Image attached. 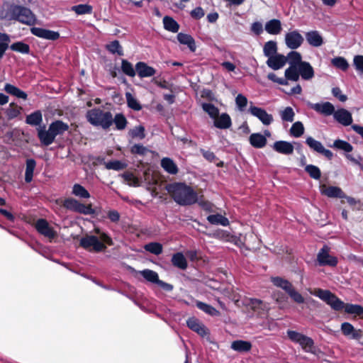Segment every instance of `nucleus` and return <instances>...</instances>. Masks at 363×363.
Listing matches in <instances>:
<instances>
[{
	"instance_id": "nucleus-1",
	"label": "nucleus",
	"mask_w": 363,
	"mask_h": 363,
	"mask_svg": "<svg viewBox=\"0 0 363 363\" xmlns=\"http://www.w3.org/2000/svg\"><path fill=\"white\" fill-rule=\"evenodd\" d=\"M310 293L322 301H325L335 311L345 310L348 314L361 315L363 314V307L357 304L345 303L334 294L329 290H323L321 289H315L313 291H309Z\"/></svg>"
},
{
	"instance_id": "nucleus-2",
	"label": "nucleus",
	"mask_w": 363,
	"mask_h": 363,
	"mask_svg": "<svg viewBox=\"0 0 363 363\" xmlns=\"http://www.w3.org/2000/svg\"><path fill=\"white\" fill-rule=\"evenodd\" d=\"M166 190L173 200L181 206H189L198 201L196 192L184 183H172L166 186Z\"/></svg>"
},
{
	"instance_id": "nucleus-3",
	"label": "nucleus",
	"mask_w": 363,
	"mask_h": 363,
	"mask_svg": "<svg viewBox=\"0 0 363 363\" xmlns=\"http://www.w3.org/2000/svg\"><path fill=\"white\" fill-rule=\"evenodd\" d=\"M94 232L99 237L86 235L80 239L79 245L82 247L91 252H100L106 249V245H113L112 239L106 233L99 228H95Z\"/></svg>"
},
{
	"instance_id": "nucleus-4",
	"label": "nucleus",
	"mask_w": 363,
	"mask_h": 363,
	"mask_svg": "<svg viewBox=\"0 0 363 363\" xmlns=\"http://www.w3.org/2000/svg\"><path fill=\"white\" fill-rule=\"evenodd\" d=\"M86 118L91 125L108 130L111 126L112 113L100 108H94L87 111Z\"/></svg>"
},
{
	"instance_id": "nucleus-5",
	"label": "nucleus",
	"mask_w": 363,
	"mask_h": 363,
	"mask_svg": "<svg viewBox=\"0 0 363 363\" xmlns=\"http://www.w3.org/2000/svg\"><path fill=\"white\" fill-rule=\"evenodd\" d=\"M10 19L17 21L27 26L36 23L37 18L33 11L25 6L11 5L9 9Z\"/></svg>"
},
{
	"instance_id": "nucleus-6",
	"label": "nucleus",
	"mask_w": 363,
	"mask_h": 363,
	"mask_svg": "<svg viewBox=\"0 0 363 363\" xmlns=\"http://www.w3.org/2000/svg\"><path fill=\"white\" fill-rule=\"evenodd\" d=\"M62 205L65 208L78 213L84 215H92L95 213V211L92 208L91 204L85 205L72 198L66 199L63 201Z\"/></svg>"
},
{
	"instance_id": "nucleus-7",
	"label": "nucleus",
	"mask_w": 363,
	"mask_h": 363,
	"mask_svg": "<svg viewBox=\"0 0 363 363\" xmlns=\"http://www.w3.org/2000/svg\"><path fill=\"white\" fill-rule=\"evenodd\" d=\"M330 248L324 245L317 255V260L320 266L335 267L337 264V259L330 255Z\"/></svg>"
},
{
	"instance_id": "nucleus-8",
	"label": "nucleus",
	"mask_w": 363,
	"mask_h": 363,
	"mask_svg": "<svg viewBox=\"0 0 363 363\" xmlns=\"http://www.w3.org/2000/svg\"><path fill=\"white\" fill-rule=\"evenodd\" d=\"M285 44L291 50H296L301 46L304 38L298 30L289 31L285 35Z\"/></svg>"
},
{
	"instance_id": "nucleus-9",
	"label": "nucleus",
	"mask_w": 363,
	"mask_h": 363,
	"mask_svg": "<svg viewBox=\"0 0 363 363\" xmlns=\"http://www.w3.org/2000/svg\"><path fill=\"white\" fill-rule=\"evenodd\" d=\"M306 143L312 150L318 153L322 154L328 160L332 159L333 156V152L330 150L325 149L320 142L315 140L311 136H308L306 138Z\"/></svg>"
},
{
	"instance_id": "nucleus-10",
	"label": "nucleus",
	"mask_w": 363,
	"mask_h": 363,
	"mask_svg": "<svg viewBox=\"0 0 363 363\" xmlns=\"http://www.w3.org/2000/svg\"><path fill=\"white\" fill-rule=\"evenodd\" d=\"M35 227L39 233L49 239H53L57 235V233L50 226L45 219H38L35 223Z\"/></svg>"
},
{
	"instance_id": "nucleus-11",
	"label": "nucleus",
	"mask_w": 363,
	"mask_h": 363,
	"mask_svg": "<svg viewBox=\"0 0 363 363\" xmlns=\"http://www.w3.org/2000/svg\"><path fill=\"white\" fill-rule=\"evenodd\" d=\"M38 137L42 145L45 146H48L51 145L55 139V136L54 135L52 131L50 130V128L48 127V129L46 130L45 125L39 126L37 128Z\"/></svg>"
},
{
	"instance_id": "nucleus-12",
	"label": "nucleus",
	"mask_w": 363,
	"mask_h": 363,
	"mask_svg": "<svg viewBox=\"0 0 363 363\" xmlns=\"http://www.w3.org/2000/svg\"><path fill=\"white\" fill-rule=\"evenodd\" d=\"M30 32L33 35L45 40H56L60 38L58 32L38 27L31 28Z\"/></svg>"
},
{
	"instance_id": "nucleus-13",
	"label": "nucleus",
	"mask_w": 363,
	"mask_h": 363,
	"mask_svg": "<svg viewBox=\"0 0 363 363\" xmlns=\"http://www.w3.org/2000/svg\"><path fill=\"white\" fill-rule=\"evenodd\" d=\"M249 112L257 117L264 125H268L273 121V117L269 114L264 109L257 106H250Z\"/></svg>"
},
{
	"instance_id": "nucleus-14",
	"label": "nucleus",
	"mask_w": 363,
	"mask_h": 363,
	"mask_svg": "<svg viewBox=\"0 0 363 363\" xmlns=\"http://www.w3.org/2000/svg\"><path fill=\"white\" fill-rule=\"evenodd\" d=\"M334 119L342 125L347 126L352 123V116L351 113L345 108H339L334 110L333 113Z\"/></svg>"
},
{
	"instance_id": "nucleus-15",
	"label": "nucleus",
	"mask_w": 363,
	"mask_h": 363,
	"mask_svg": "<svg viewBox=\"0 0 363 363\" xmlns=\"http://www.w3.org/2000/svg\"><path fill=\"white\" fill-rule=\"evenodd\" d=\"M308 106L315 111L327 116L333 115L335 110L334 106L328 101L316 104L308 102Z\"/></svg>"
},
{
	"instance_id": "nucleus-16",
	"label": "nucleus",
	"mask_w": 363,
	"mask_h": 363,
	"mask_svg": "<svg viewBox=\"0 0 363 363\" xmlns=\"http://www.w3.org/2000/svg\"><path fill=\"white\" fill-rule=\"evenodd\" d=\"M320 193L330 198H345V193L340 187L337 186H327L323 184L320 186Z\"/></svg>"
},
{
	"instance_id": "nucleus-17",
	"label": "nucleus",
	"mask_w": 363,
	"mask_h": 363,
	"mask_svg": "<svg viewBox=\"0 0 363 363\" xmlns=\"http://www.w3.org/2000/svg\"><path fill=\"white\" fill-rule=\"evenodd\" d=\"M266 63L271 69L277 70L282 68L286 65V57L281 54H276L269 57Z\"/></svg>"
},
{
	"instance_id": "nucleus-18",
	"label": "nucleus",
	"mask_w": 363,
	"mask_h": 363,
	"mask_svg": "<svg viewBox=\"0 0 363 363\" xmlns=\"http://www.w3.org/2000/svg\"><path fill=\"white\" fill-rule=\"evenodd\" d=\"M272 148L278 153L289 155L294 152L293 145L287 141L279 140L274 143Z\"/></svg>"
},
{
	"instance_id": "nucleus-19",
	"label": "nucleus",
	"mask_w": 363,
	"mask_h": 363,
	"mask_svg": "<svg viewBox=\"0 0 363 363\" xmlns=\"http://www.w3.org/2000/svg\"><path fill=\"white\" fill-rule=\"evenodd\" d=\"M135 70L140 78L150 77L156 74V70L145 62H139L135 65Z\"/></svg>"
},
{
	"instance_id": "nucleus-20",
	"label": "nucleus",
	"mask_w": 363,
	"mask_h": 363,
	"mask_svg": "<svg viewBox=\"0 0 363 363\" xmlns=\"http://www.w3.org/2000/svg\"><path fill=\"white\" fill-rule=\"evenodd\" d=\"M264 30L270 35H279L282 30L281 22L279 19L273 18L266 22Z\"/></svg>"
},
{
	"instance_id": "nucleus-21",
	"label": "nucleus",
	"mask_w": 363,
	"mask_h": 363,
	"mask_svg": "<svg viewBox=\"0 0 363 363\" xmlns=\"http://www.w3.org/2000/svg\"><path fill=\"white\" fill-rule=\"evenodd\" d=\"M299 77L304 80H310L314 76V70L312 66L308 62H303L298 67Z\"/></svg>"
},
{
	"instance_id": "nucleus-22",
	"label": "nucleus",
	"mask_w": 363,
	"mask_h": 363,
	"mask_svg": "<svg viewBox=\"0 0 363 363\" xmlns=\"http://www.w3.org/2000/svg\"><path fill=\"white\" fill-rule=\"evenodd\" d=\"M186 324L191 330L197 333L201 336H205L208 333L204 325L201 323L199 320L195 318H189L186 321Z\"/></svg>"
},
{
	"instance_id": "nucleus-23",
	"label": "nucleus",
	"mask_w": 363,
	"mask_h": 363,
	"mask_svg": "<svg viewBox=\"0 0 363 363\" xmlns=\"http://www.w3.org/2000/svg\"><path fill=\"white\" fill-rule=\"evenodd\" d=\"M306 39L308 43L313 47H320L323 44V37L317 30L307 32L306 33Z\"/></svg>"
},
{
	"instance_id": "nucleus-24",
	"label": "nucleus",
	"mask_w": 363,
	"mask_h": 363,
	"mask_svg": "<svg viewBox=\"0 0 363 363\" xmlns=\"http://www.w3.org/2000/svg\"><path fill=\"white\" fill-rule=\"evenodd\" d=\"M213 119L214 125L220 129L229 128L232 125L230 116L225 113H222L220 116H218L216 118Z\"/></svg>"
},
{
	"instance_id": "nucleus-25",
	"label": "nucleus",
	"mask_w": 363,
	"mask_h": 363,
	"mask_svg": "<svg viewBox=\"0 0 363 363\" xmlns=\"http://www.w3.org/2000/svg\"><path fill=\"white\" fill-rule=\"evenodd\" d=\"M250 145L255 148H263L267 145V138L261 133H252L249 138Z\"/></svg>"
},
{
	"instance_id": "nucleus-26",
	"label": "nucleus",
	"mask_w": 363,
	"mask_h": 363,
	"mask_svg": "<svg viewBox=\"0 0 363 363\" xmlns=\"http://www.w3.org/2000/svg\"><path fill=\"white\" fill-rule=\"evenodd\" d=\"M49 127L50 128V130L52 131L54 135L56 137L59 135H62L65 132L68 130L69 125L67 123H64L60 120H57L52 122Z\"/></svg>"
},
{
	"instance_id": "nucleus-27",
	"label": "nucleus",
	"mask_w": 363,
	"mask_h": 363,
	"mask_svg": "<svg viewBox=\"0 0 363 363\" xmlns=\"http://www.w3.org/2000/svg\"><path fill=\"white\" fill-rule=\"evenodd\" d=\"M171 261L174 267L180 269L184 270L187 268L188 264L186 259L182 252H177L174 254L172 257Z\"/></svg>"
},
{
	"instance_id": "nucleus-28",
	"label": "nucleus",
	"mask_w": 363,
	"mask_h": 363,
	"mask_svg": "<svg viewBox=\"0 0 363 363\" xmlns=\"http://www.w3.org/2000/svg\"><path fill=\"white\" fill-rule=\"evenodd\" d=\"M4 91L14 96L18 99H22L24 100L27 99V94L18 89V87L15 86L14 85H12L11 84H6L4 86Z\"/></svg>"
},
{
	"instance_id": "nucleus-29",
	"label": "nucleus",
	"mask_w": 363,
	"mask_h": 363,
	"mask_svg": "<svg viewBox=\"0 0 363 363\" xmlns=\"http://www.w3.org/2000/svg\"><path fill=\"white\" fill-rule=\"evenodd\" d=\"M161 167L170 174H176L178 172V167L177 164L169 157H164L162 159Z\"/></svg>"
},
{
	"instance_id": "nucleus-30",
	"label": "nucleus",
	"mask_w": 363,
	"mask_h": 363,
	"mask_svg": "<svg viewBox=\"0 0 363 363\" xmlns=\"http://www.w3.org/2000/svg\"><path fill=\"white\" fill-rule=\"evenodd\" d=\"M252 348L250 342L245 340H235L231 343V349L239 352H249Z\"/></svg>"
},
{
	"instance_id": "nucleus-31",
	"label": "nucleus",
	"mask_w": 363,
	"mask_h": 363,
	"mask_svg": "<svg viewBox=\"0 0 363 363\" xmlns=\"http://www.w3.org/2000/svg\"><path fill=\"white\" fill-rule=\"evenodd\" d=\"M177 40L181 44L186 45L191 52L196 50L194 39L190 35L179 33L177 35Z\"/></svg>"
},
{
	"instance_id": "nucleus-32",
	"label": "nucleus",
	"mask_w": 363,
	"mask_h": 363,
	"mask_svg": "<svg viewBox=\"0 0 363 363\" xmlns=\"http://www.w3.org/2000/svg\"><path fill=\"white\" fill-rule=\"evenodd\" d=\"M42 121L43 115L41 111L39 110L28 115L26 118V123L33 126L40 125Z\"/></svg>"
},
{
	"instance_id": "nucleus-33",
	"label": "nucleus",
	"mask_w": 363,
	"mask_h": 363,
	"mask_svg": "<svg viewBox=\"0 0 363 363\" xmlns=\"http://www.w3.org/2000/svg\"><path fill=\"white\" fill-rule=\"evenodd\" d=\"M207 220L212 225H220L223 226H228L230 223L226 217L219 213L209 215L207 217Z\"/></svg>"
},
{
	"instance_id": "nucleus-34",
	"label": "nucleus",
	"mask_w": 363,
	"mask_h": 363,
	"mask_svg": "<svg viewBox=\"0 0 363 363\" xmlns=\"http://www.w3.org/2000/svg\"><path fill=\"white\" fill-rule=\"evenodd\" d=\"M114 123L116 128L118 130H124L128 124V121L122 113H117L114 118L112 116L111 125Z\"/></svg>"
},
{
	"instance_id": "nucleus-35",
	"label": "nucleus",
	"mask_w": 363,
	"mask_h": 363,
	"mask_svg": "<svg viewBox=\"0 0 363 363\" xmlns=\"http://www.w3.org/2000/svg\"><path fill=\"white\" fill-rule=\"evenodd\" d=\"M286 57V62H289V66L298 67L303 62L301 60V54L294 50L291 51Z\"/></svg>"
},
{
	"instance_id": "nucleus-36",
	"label": "nucleus",
	"mask_w": 363,
	"mask_h": 363,
	"mask_svg": "<svg viewBox=\"0 0 363 363\" xmlns=\"http://www.w3.org/2000/svg\"><path fill=\"white\" fill-rule=\"evenodd\" d=\"M263 52L264 56L268 58L277 54V44L275 41L269 40L265 43L263 47Z\"/></svg>"
},
{
	"instance_id": "nucleus-37",
	"label": "nucleus",
	"mask_w": 363,
	"mask_h": 363,
	"mask_svg": "<svg viewBox=\"0 0 363 363\" xmlns=\"http://www.w3.org/2000/svg\"><path fill=\"white\" fill-rule=\"evenodd\" d=\"M36 165V162L33 159L26 160V168L25 172V181L29 183L33 179V172Z\"/></svg>"
},
{
	"instance_id": "nucleus-38",
	"label": "nucleus",
	"mask_w": 363,
	"mask_h": 363,
	"mask_svg": "<svg viewBox=\"0 0 363 363\" xmlns=\"http://www.w3.org/2000/svg\"><path fill=\"white\" fill-rule=\"evenodd\" d=\"M272 283L278 287L284 289L286 293H288L294 286L291 282H289L286 279H284L281 277H273L272 279Z\"/></svg>"
},
{
	"instance_id": "nucleus-39",
	"label": "nucleus",
	"mask_w": 363,
	"mask_h": 363,
	"mask_svg": "<svg viewBox=\"0 0 363 363\" xmlns=\"http://www.w3.org/2000/svg\"><path fill=\"white\" fill-rule=\"evenodd\" d=\"M164 28L172 33H177L179 30V25L172 17L164 16L163 18Z\"/></svg>"
},
{
	"instance_id": "nucleus-40",
	"label": "nucleus",
	"mask_w": 363,
	"mask_h": 363,
	"mask_svg": "<svg viewBox=\"0 0 363 363\" xmlns=\"http://www.w3.org/2000/svg\"><path fill=\"white\" fill-rule=\"evenodd\" d=\"M72 194L75 196L82 199H89L90 197L89 191L79 184H74Z\"/></svg>"
},
{
	"instance_id": "nucleus-41",
	"label": "nucleus",
	"mask_w": 363,
	"mask_h": 363,
	"mask_svg": "<svg viewBox=\"0 0 363 363\" xmlns=\"http://www.w3.org/2000/svg\"><path fill=\"white\" fill-rule=\"evenodd\" d=\"M107 50L111 54H117L119 56L123 55V50L118 40L111 41L106 45Z\"/></svg>"
},
{
	"instance_id": "nucleus-42",
	"label": "nucleus",
	"mask_w": 363,
	"mask_h": 363,
	"mask_svg": "<svg viewBox=\"0 0 363 363\" xmlns=\"http://www.w3.org/2000/svg\"><path fill=\"white\" fill-rule=\"evenodd\" d=\"M209 237L215 238L223 241H233L235 239L232 238V235L227 231L223 230H217L212 233L208 234Z\"/></svg>"
},
{
	"instance_id": "nucleus-43",
	"label": "nucleus",
	"mask_w": 363,
	"mask_h": 363,
	"mask_svg": "<svg viewBox=\"0 0 363 363\" xmlns=\"http://www.w3.org/2000/svg\"><path fill=\"white\" fill-rule=\"evenodd\" d=\"M145 128L143 125L135 126V128L130 129L128 135L131 138H138L143 140L145 138Z\"/></svg>"
},
{
	"instance_id": "nucleus-44",
	"label": "nucleus",
	"mask_w": 363,
	"mask_h": 363,
	"mask_svg": "<svg viewBox=\"0 0 363 363\" xmlns=\"http://www.w3.org/2000/svg\"><path fill=\"white\" fill-rule=\"evenodd\" d=\"M196 306L200 310L203 311V312H205L207 314H209L211 315H218L220 314V313L218 310H216L215 308H213V306H211L208 304H206L205 303H203V302L199 301H196Z\"/></svg>"
},
{
	"instance_id": "nucleus-45",
	"label": "nucleus",
	"mask_w": 363,
	"mask_h": 363,
	"mask_svg": "<svg viewBox=\"0 0 363 363\" xmlns=\"http://www.w3.org/2000/svg\"><path fill=\"white\" fill-rule=\"evenodd\" d=\"M22 108L14 103L9 104L6 113L9 119H13L20 115Z\"/></svg>"
},
{
	"instance_id": "nucleus-46",
	"label": "nucleus",
	"mask_w": 363,
	"mask_h": 363,
	"mask_svg": "<svg viewBox=\"0 0 363 363\" xmlns=\"http://www.w3.org/2000/svg\"><path fill=\"white\" fill-rule=\"evenodd\" d=\"M304 126L301 121L295 122L290 128V134L295 137L299 138L304 133Z\"/></svg>"
},
{
	"instance_id": "nucleus-47",
	"label": "nucleus",
	"mask_w": 363,
	"mask_h": 363,
	"mask_svg": "<svg viewBox=\"0 0 363 363\" xmlns=\"http://www.w3.org/2000/svg\"><path fill=\"white\" fill-rule=\"evenodd\" d=\"M285 77L289 80L297 82L300 77L298 67L289 66L285 70Z\"/></svg>"
},
{
	"instance_id": "nucleus-48",
	"label": "nucleus",
	"mask_w": 363,
	"mask_h": 363,
	"mask_svg": "<svg viewBox=\"0 0 363 363\" xmlns=\"http://www.w3.org/2000/svg\"><path fill=\"white\" fill-rule=\"evenodd\" d=\"M140 274L147 281L157 284L159 280L158 274L150 269H144L140 272Z\"/></svg>"
},
{
	"instance_id": "nucleus-49",
	"label": "nucleus",
	"mask_w": 363,
	"mask_h": 363,
	"mask_svg": "<svg viewBox=\"0 0 363 363\" xmlns=\"http://www.w3.org/2000/svg\"><path fill=\"white\" fill-rule=\"evenodd\" d=\"M281 118L283 121L293 122L295 116V113L293 108L290 106L286 107L284 110L279 112Z\"/></svg>"
},
{
	"instance_id": "nucleus-50",
	"label": "nucleus",
	"mask_w": 363,
	"mask_h": 363,
	"mask_svg": "<svg viewBox=\"0 0 363 363\" xmlns=\"http://www.w3.org/2000/svg\"><path fill=\"white\" fill-rule=\"evenodd\" d=\"M144 249L155 255H159L162 252V245L159 242H150L144 246Z\"/></svg>"
},
{
	"instance_id": "nucleus-51",
	"label": "nucleus",
	"mask_w": 363,
	"mask_h": 363,
	"mask_svg": "<svg viewBox=\"0 0 363 363\" xmlns=\"http://www.w3.org/2000/svg\"><path fill=\"white\" fill-rule=\"evenodd\" d=\"M121 70L122 72L129 77H135L136 70L134 69L133 65L126 60L123 59L121 61Z\"/></svg>"
},
{
	"instance_id": "nucleus-52",
	"label": "nucleus",
	"mask_w": 363,
	"mask_h": 363,
	"mask_svg": "<svg viewBox=\"0 0 363 363\" xmlns=\"http://www.w3.org/2000/svg\"><path fill=\"white\" fill-rule=\"evenodd\" d=\"M332 147L346 152H350L353 150V147L350 143L342 140H335Z\"/></svg>"
},
{
	"instance_id": "nucleus-53",
	"label": "nucleus",
	"mask_w": 363,
	"mask_h": 363,
	"mask_svg": "<svg viewBox=\"0 0 363 363\" xmlns=\"http://www.w3.org/2000/svg\"><path fill=\"white\" fill-rule=\"evenodd\" d=\"M125 98L129 108L134 111H140L142 109V106L138 101L130 93H126Z\"/></svg>"
},
{
	"instance_id": "nucleus-54",
	"label": "nucleus",
	"mask_w": 363,
	"mask_h": 363,
	"mask_svg": "<svg viewBox=\"0 0 363 363\" xmlns=\"http://www.w3.org/2000/svg\"><path fill=\"white\" fill-rule=\"evenodd\" d=\"M72 11L78 15L89 14L92 12V6L89 4H79L72 6Z\"/></svg>"
},
{
	"instance_id": "nucleus-55",
	"label": "nucleus",
	"mask_w": 363,
	"mask_h": 363,
	"mask_svg": "<svg viewBox=\"0 0 363 363\" xmlns=\"http://www.w3.org/2000/svg\"><path fill=\"white\" fill-rule=\"evenodd\" d=\"M10 48L16 52H18L23 54H28L30 51V47L28 44L23 42H16L13 43Z\"/></svg>"
},
{
	"instance_id": "nucleus-56",
	"label": "nucleus",
	"mask_w": 363,
	"mask_h": 363,
	"mask_svg": "<svg viewBox=\"0 0 363 363\" xmlns=\"http://www.w3.org/2000/svg\"><path fill=\"white\" fill-rule=\"evenodd\" d=\"M332 65L337 68L342 69V71H345L349 67V64L347 61L342 57H337L332 60Z\"/></svg>"
},
{
	"instance_id": "nucleus-57",
	"label": "nucleus",
	"mask_w": 363,
	"mask_h": 363,
	"mask_svg": "<svg viewBox=\"0 0 363 363\" xmlns=\"http://www.w3.org/2000/svg\"><path fill=\"white\" fill-rule=\"evenodd\" d=\"M202 108L212 118H216L219 114L218 108L212 104L204 103L202 104Z\"/></svg>"
},
{
	"instance_id": "nucleus-58",
	"label": "nucleus",
	"mask_w": 363,
	"mask_h": 363,
	"mask_svg": "<svg viewBox=\"0 0 363 363\" xmlns=\"http://www.w3.org/2000/svg\"><path fill=\"white\" fill-rule=\"evenodd\" d=\"M305 171L314 179H319L320 178L321 172L317 166L313 164L306 165Z\"/></svg>"
},
{
	"instance_id": "nucleus-59",
	"label": "nucleus",
	"mask_w": 363,
	"mask_h": 363,
	"mask_svg": "<svg viewBox=\"0 0 363 363\" xmlns=\"http://www.w3.org/2000/svg\"><path fill=\"white\" fill-rule=\"evenodd\" d=\"M107 169L121 170L125 168L126 164L119 160L109 161L105 164Z\"/></svg>"
},
{
	"instance_id": "nucleus-60",
	"label": "nucleus",
	"mask_w": 363,
	"mask_h": 363,
	"mask_svg": "<svg viewBox=\"0 0 363 363\" xmlns=\"http://www.w3.org/2000/svg\"><path fill=\"white\" fill-rule=\"evenodd\" d=\"M298 343L304 350L311 349L314 344L313 340L311 337L304 335L299 339Z\"/></svg>"
},
{
	"instance_id": "nucleus-61",
	"label": "nucleus",
	"mask_w": 363,
	"mask_h": 363,
	"mask_svg": "<svg viewBox=\"0 0 363 363\" xmlns=\"http://www.w3.org/2000/svg\"><path fill=\"white\" fill-rule=\"evenodd\" d=\"M287 294L294 300V302L297 303H304V298L300 293L296 291L294 287Z\"/></svg>"
},
{
	"instance_id": "nucleus-62",
	"label": "nucleus",
	"mask_w": 363,
	"mask_h": 363,
	"mask_svg": "<svg viewBox=\"0 0 363 363\" xmlns=\"http://www.w3.org/2000/svg\"><path fill=\"white\" fill-rule=\"evenodd\" d=\"M148 150L146 147L140 144H135L132 146L130 152L134 155H145L147 152Z\"/></svg>"
},
{
	"instance_id": "nucleus-63",
	"label": "nucleus",
	"mask_w": 363,
	"mask_h": 363,
	"mask_svg": "<svg viewBox=\"0 0 363 363\" xmlns=\"http://www.w3.org/2000/svg\"><path fill=\"white\" fill-rule=\"evenodd\" d=\"M235 103L240 111H243L247 104V99L242 94H239L235 98Z\"/></svg>"
},
{
	"instance_id": "nucleus-64",
	"label": "nucleus",
	"mask_w": 363,
	"mask_h": 363,
	"mask_svg": "<svg viewBox=\"0 0 363 363\" xmlns=\"http://www.w3.org/2000/svg\"><path fill=\"white\" fill-rule=\"evenodd\" d=\"M353 64L357 70L363 73V55L354 56Z\"/></svg>"
}]
</instances>
